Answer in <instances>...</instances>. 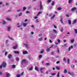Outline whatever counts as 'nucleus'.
Here are the masks:
<instances>
[{"instance_id": "nucleus-24", "label": "nucleus", "mask_w": 77, "mask_h": 77, "mask_svg": "<svg viewBox=\"0 0 77 77\" xmlns=\"http://www.w3.org/2000/svg\"><path fill=\"white\" fill-rule=\"evenodd\" d=\"M55 17V14H54L53 16L52 17H51V20H52V19H53V18H54V17Z\"/></svg>"}, {"instance_id": "nucleus-50", "label": "nucleus", "mask_w": 77, "mask_h": 77, "mask_svg": "<svg viewBox=\"0 0 77 77\" xmlns=\"http://www.w3.org/2000/svg\"><path fill=\"white\" fill-rule=\"evenodd\" d=\"M46 65H50V63H46Z\"/></svg>"}, {"instance_id": "nucleus-15", "label": "nucleus", "mask_w": 77, "mask_h": 77, "mask_svg": "<svg viewBox=\"0 0 77 77\" xmlns=\"http://www.w3.org/2000/svg\"><path fill=\"white\" fill-rule=\"evenodd\" d=\"M50 48H48L46 50V51H47V52H50Z\"/></svg>"}, {"instance_id": "nucleus-2", "label": "nucleus", "mask_w": 77, "mask_h": 77, "mask_svg": "<svg viewBox=\"0 0 77 77\" xmlns=\"http://www.w3.org/2000/svg\"><path fill=\"white\" fill-rule=\"evenodd\" d=\"M68 74H69L70 75H72L73 76V75H74V73H71V72H68Z\"/></svg>"}, {"instance_id": "nucleus-47", "label": "nucleus", "mask_w": 77, "mask_h": 77, "mask_svg": "<svg viewBox=\"0 0 77 77\" xmlns=\"http://www.w3.org/2000/svg\"><path fill=\"white\" fill-rule=\"evenodd\" d=\"M66 58H64L63 59V61H66Z\"/></svg>"}, {"instance_id": "nucleus-21", "label": "nucleus", "mask_w": 77, "mask_h": 77, "mask_svg": "<svg viewBox=\"0 0 77 77\" xmlns=\"http://www.w3.org/2000/svg\"><path fill=\"white\" fill-rule=\"evenodd\" d=\"M3 22V24H6V22H5V21L4 20L2 21Z\"/></svg>"}, {"instance_id": "nucleus-33", "label": "nucleus", "mask_w": 77, "mask_h": 77, "mask_svg": "<svg viewBox=\"0 0 77 77\" xmlns=\"http://www.w3.org/2000/svg\"><path fill=\"white\" fill-rule=\"evenodd\" d=\"M60 73V72H58V73L57 75V77H59V74Z\"/></svg>"}, {"instance_id": "nucleus-53", "label": "nucleus", "mask_w": 77, "mask_h": 77, "mask_svg": "<svg viewBox=\"0 0 77 77\" xmlns=\"http://www.w3.org/2000/svg\"><path fill=\"white\" fill-rule=\"evenodd\" d=\"M59 63H60V62L59 61H57L56 62V63H57V64Z\"/></svg>"}, {"instance_id": "nucleus-42", "label": "nucleus", "mask_w": 77, "mask_h": 77, "mask_svg": "<svg viewBox=\"0 0 77 77\" xmlns=\"http://www.w3.org/2000/svg\"><path fill=\"white\" fill-rule=\"evenodd\" d=\"M61 28H62V29L60 30V32H63V27H61Z\"/></svg>"}, {"instance_id": "nucleus-17", "label": "nucleus", "mask_w": 77, "mask_h": 77, "mask_svg": "<svg viewBox=\"0 0 77 77\" xmlns=\"http://www.w3.org/2000/svg\"><path fill=\"white\" fill-rule=\"evenodd\" d=\"M64 74H66L67 73V70H66V69H65L63 72Z\"/></svg>"}, {"instance_id": "nucleus-54", "label": "nucleus", "mask_w": 77, "mask_h": 77, "mask_svg": "<svg viewBox=\"0 0 77 77\" xmlns=\"http://www.w3.org/2000/svg\"><path fill=\"white\" fill-rule=\"evenodd\" d=\"M53 47V45H52L51 47H50L49 48H51Z\"/></svg>"}, {"instance_id": "nucleus-41", "label": "nucleus", "mask_w": 77, "mask_h": 77, "mask_svg": "<svg viewBox=\"0 0 77 77\" xmlns=\"http://www.w3.org/2000/svg\"><path fill=\"white\" fill-rule=\"evenodd\" d=\"M32 69H33V67H31L29 69V70H32Z\"/></svg>"}, {"instance_id": "nucleus-44", "label": "nucleus", "mask_w": 77, "mask_h": 77, "mask_svg": "<svg viewBox=\"0 0 77 77\" xmlns=\"http://www.w3.org/2000/svg\"><path fill=\"white\" fill-rule=\"evenodd\" d=\"M8 37L10 39H11V40H14V38H12L10 37H9V36H8Z\"/></svg>"}, {"instance_id": "nucleus-61", "label": "nucleus", "mask_w": 77, "mask_h": 77, "mask_svg": "<svg viewBox=\"0 0 77 77\" xmlns=\"http://www.w3.org/2000/svg\"><path fill=\"white\" fill-rule=\"evenodd\" d=\"M2 4H3V2H0V5H2Z\"/></svg>"}, {"instance_id": "nucleus-22", "label": "nucleus", "mask_w": 77, "mask_h": 77, "mask_svg": "<svg viewBox=\"0 0 77 77\" xmlns=\"http://www.w3.org/2000/svg\"><path fill=\"white\" fill-rule=\"evenodd\" d=\"M71 43H73L74 42V39L71 40Z\"/></svg>"}, {"instance_id": "nucleus-38", "label": "nucleus", "mask_w": 77, "mask_h": 77, "mask_svg": "<svg viewBox=\"0 0 77 77\" xmlns=\"http://www.w3.org/2000/svg\"><path fill=\"white\" fill-rule=\"evenodd\" d=\"M56 73H53L51 74V75L53 76V75H55Z\"/></svg>"}, {"instance_id": "nucleus-48", "label": "nucleus", "mask_w": 77, "mask_h": 77, "mask_svg": "<svg viewBox=\"0 0 77 77\" xmlns=\"http://www.w3.org/2000/svg\"><path fill=\"white\" fill-rule=\"evenodd\" d=\"M68 62V63H69V59H68L67 60Z\"/></svg>"}, {"instance_id": "nucleus-9", "label": "nucleus", "mask_w": 77, "mask_h": 77, "mask_svg": "<svg viewBox=\"0 0 77 77\" xmlns=\"http://www.w3.org/2000/svg\"><path fill=\"white\" fill-rule=\"evenodd\" d=\"M23 25L24 27H26L27 25V23H23Z\"/></svg>"}, {"instance_id": "nucleus-8", "label": "nucleus", "mask_w": 77, "mask_h": 77, "mask_svg": "<svg viewBox=\"0 0 77 77\" xmlns=\"http://www.w3.org/2000/svg\"><path fill=\"white\" fill-rule=\"evenodd\" d=\"M24 63H26V60L25 59L23 60L22 61V62H21L22 64Z\"/></svg>"}, {"instance_id": "nucleus-5", "label": "nucleus", "mask_w": 77, "mask_h": 77, "mask_svg": "<svg viewBox=\"0 0 77 77\" xmlns=\"http://www.w3.org/2000/svg\"><path fill=\"white\" fill-rule=\"evenodd\" d=\"M12 55L11 54H9L8 55V57L9 59H11L12 58Z\"/></svg>"}, {"instance_id": "nucleus-32", "label": "nucleus", "mask_w": 77, "mask_h": 77, "mask_svg": "<svg viewBox=\"0 0 77 77\" xmlns=\"http://www.w3.org/2000/svg\"><path fill=\"white\" fill-rule=\"evenodd\" d=\"M11 28V27H9L8 28V31H9L10 30V29Z\"/></svg>"}, {"instance_id": "nucleus-36", "label": "nucleus", "mask_w": 77, "mask_h": 77, "mask_svg": "<svg viewBox=\"0 0 77 77\" xmlns=\"http://www.w3.org/2000/svg\"><path fill=\"white\" fill-rule=\"evenodd\" d=\"M42 57V55H40L39 56V59H41V57Z\"/></svg>"}, {"instance_id": "nucleus-30", "label": "nucleus", "mask_w": 77, "mask_h": 77, "mask_svg": "<svg viewBox=\"0 0 77 77\" xmlns=\"http://www.w3.org/2000/svg\"><path fill=\"white\" fill-rule=\"evenodd\" d=\"M69 3H72V0H69Z\"/></svg>"}, {"instance_id": "nucleus-59", "label": "nucleus", "mask_w": 77, "mask_h": 77, "mask_svg": "<svg viewBox=\"0 0 77 77\" xmlns=\"http://www.w3.org/2000/svg\"><path fill=\"white\" fill-rule=\"evenodd\" d=\"M49 42H50V43H52V41L50 39H49Z\"/></svg>"}, {"instance_id": "nucleus-60", "label": "nucleus", "mask_w": 77, "mask_h": 77, "mask_svg": "<svg viewBox=\"0 0 77 77\" xmlns=\"http://www.w3.org/2000/svg\"><path fill=\"white\" fill-rule=\"evenodd\" d=\"M35 19H37L38 17L37 16L35 17H34Z\"/></svg>"}, {"instance_id": "nucleus-25", "label": "nucleus", "mask_w": 77, "mask_h": 77, "mask_svg": "<svg viewBox=\"0 0 77 77\" xmlns=\"http://www.w3.org/2000/svg\"><path fill=\"white\" fill-rule=\"evenodd\" d=\"M39 41H42V38L41 37V38H40L38 39Z\"/></svg>"}, {"instance_id": "nucleus-11", "label": "nucleus", "mask_w": 77, "mask_h": 77, "mask_svg": "<svg viewBox=\"0 0 77 77\" xmlns=\"http://www.w3.org/2000/svg\"><path fill=\"white\" fill-rule=\"evenodd\" d=\"M23 54H28V52H27V51H25L23 52Z\"/></svg>"}, {"instance_id": "nucleus-46", "label": "nucleus", "mask_w": 77, "mask_h": 77, "mask_svg": "<svg viewBox=\"0 0 77 77\" xmlns=\"http://www.w3.org/2000/svg\"><path fill=\"white\" fill-rule=\"evenodd\" d=\"M57 41H58V43H59V42H60V40L59 39H58Z\"/></svg>"}, {"instance_id": "nucleus-35", "label": "nucleus", "mask_w": 77, "mask_h": 77, "mask_svg": "<svg viewBox=\"0 0 77 77\" xmlns=\"http://www.w3.org/2000/svg\"><path fill=\"white\" fill-rule=\"evenodd\" d=\"M26 9V8L25 7H23V11H25Z\"/></svg>"}, {"instance_id": "nucleus-28", "label": "nucleus", "mask_w": 77, "mask_h": 77, "mask_svg": "<svg viewBox=\"0 0 77 77\" xmlns=\"http://www.w3.org/2000/svg\"><path fill=\"white\" fill-rule=\"evenodd\" d=\"M39 23V20L38 19H36V20L35 21V23Z\"/></svg>"}, {"instance_id": "nucleus-18", "label": "nucleus", "mask_w": 77, "mask_h": 77, "mask_svg": "<svg viewBox=\"0 0 77 77\" xmlns=\"http://www.w3.org/2000/svg\"><path fill=\"white\" fill-rule=\"evenodd\" d=\"M76 9V8L74 7L71 9V11H74Z\"/></svg>"}, {"instance_id": "nucleus-39", "label": "nucleus", "mask_w": 77, "mask_h": 77, "mask_svg": "<svg viewBox=\"0 0 77 77\" xmlns=\"http://www.w3.org/2000/svg\"><path fill=\"white\" fill-rule=\"evenodd\" d=\"M21 15H22V13H20L19 15V17H20V16H21Z\"/></svg>"}, {"instance_id": "nucleus-20", "label": "nucleus", "mask_w": 77, "mask_h": 77, "mask_svg": "<svg viewBox=\"0 0 77 77\" xmlns=\"http://www.w3.org/2000/svg\"><path fill=\"white\" fill-rule=\"evenodd\" d=\"M68 23H69V24L70 25L71 24V20H69Z\"/></svg>"}, {"instance_id": "nucleus-16", "label": "nucleus", "mask_w": 77, "mask_h": 77, "mask_svg": "<svg viewBox=\"0 0 77 77\" xmlns=\"http://www.w3.org/2000/svg\"><path fill=\"white\" fill-rule=\"evenodd\" d=\"M6 19L8 20V21H11V18H7Z\"/></svg>"}, {"instance_id": "nucleus-10", "label": "nucleus", "mask_w": 77, "mask_h": 77, "mask_svg": "<svg viewBox=\"0 0 77 77\" xmlns=\"http://www.w3.org/2000/svg\"><path fill=\"white\" fill-rule=\"evenodd\" d=\"M40 9L41 10V9H42V2H41L40 3Z\"/></svg>"}, {"instance_id": "nucleus-55", "label": "nucleus", "mask_w": 77, "mask_h": 77, "mask_svg": "<svg viewBox=\"0 0 77 77\" xmlns=\"http://www.w3.org/2000/svg\"><path fill=\"white\" fill-rule=\"evenodd\" d=\"M20 11H21V9H19L17 11V12H20Z\"/></svg>"}, {"instance_id": "nucleus-49", "label": "nucleus", "mask_w": 77, "mask_h": 77, "mask_svg": "<svg viewBox=\"0 0 77 77\" xmlns=\"http://www.w3.org/2000/svg\"><path fill=\"white\" fill-rule=\"evenodd\" d=\"M44 68H41L40 69V71H42V69H44Z\"/></svg>"}, {"instance_id": "nucleus-34", "label": "nucleus", "mask_w": 77, "mask_h": 77, "mask_svg": "<svg viewBox=\"0 0 77 77\" xmlns=\"http://www.w3.org/2000/svg\"><path fill=\"white\" fill-rule=\"evenodd\" d=\"M53 32H54L55 33H57V31L55 29L53 30Z\"/></svg>"}, {"instance_id": "nucleus-40", "label": "nucleus", "mask_w": 77, "mask_h": 77, "mask_svg": "<svg viewBox=\"0 0 77 77\" xmlns=\"http://www.w3.org/2000/svg\"><path fill=\"white\" fill-rule=\"evenodd\" d=\"M24 72H22V73L20 74L21 75H23V74H24Z\"/></svg>"}, {"instance_id": "nucleus-19", "label": "nucleus", "mask_w": 77, "mask_h": 77, "mask_svg": "<svg viewBox=\"0 0 77 77\" xmlns=\"http://www.w3.org/2000/svg\"><path fill=\"white\" fill-rule=\"evenodd\" d=\"M35 69L36 71H39V69H38V67H35Z\"/></svg>"}, {"instance_id": "nucleus-12", "label": "nucleus", "mask_w": 77, "mask_h": 77, "mask_svg": "<svg viewBox=\"0 0 77 77\" xmlns=\"http://www.w3.org/2000/svg\"><path fill=\"white\" fill-rule=\"evenodd\" d=\"M73 48V46H71V47H69V51H70L71 50V48L72 49Z\"/></svg>"}, {"instance_id": "nucleus-63", "label": "nucleus", "mask_w": 77, "mask_h": 77, "mask_svg": "<svg viewBox=\"0 0 77 77\" xmlns=\"http://www.w3.org/2000/svg\"><path fill=\"white\" fill-rule=\"evenodd\" d=\"M31 34H32V35H33V33H33V32H31Z\"/></svg>"}, {"instance_id": "nucleus-6", "label": "nucleus", "mask_w": 77, "mask_h": 77, "mask_svg": "<svg viewBox=\"0 0 77 77\" xmlns=\"http://www.w3.org/2000/svg\"><path fill=\"white\" fill-rule=\"evenodd\" d=\"M10 76V75L8 73V72L6 73V77H9Z\"/></svg>"}, {"instance_id": "nucleus-37", "label": "nucleus", "mask_w": 77, "mask_h": 77, "mask_svg": "<svg viewBox=\"0 0 77 77\" xmlns=\"http://www.w3.org/2000/svg\"><path fill=\"white\" fill-rule=\"evenodd\" d=\"M57 52H58V53H59L60 52L59 48H57Z\"/></svg>"}, {"instance_id": "nucleus-7", "label": "nucleus", "mask_w": 77, "mask_h": 77, "mask_svg": "<svg viewBox=\"0 0 77 77\" xmlns=\"http://www.w3.org/2000/svg\"><path fill=\"white\" fill-rule=\"evenodd\" d=\"M77 22V20H74L72 22V24H74Z\"/></svg>"}, {"instance_id": "nucleus-51", "label": "nucleus", "mask_w": 77, "mask_h": 77, "mask_svg": "<svg viewBox=\"0 0 77 77\" xmlns=\"http://www.w3.org/2000/svg\"><path fill=\"white\" fill-rule=\"evenodd\" d=\"M16 66L15 65H13L12 66V67L13 68H15V67Z\"/></svg>"}, {"instance_id": "nucleus-23", "label": "nucleus", "mask_w": 77, "mask_h": 77, "mask_svg": "<svg viewBox=\"0 0 77 77\" xmlns=\"http://www.w3.org/2000/svg\"><path fill=\"white\" fill-rule=\"evenodd\" d=\"M54 1H52V2L51 5H52V6H54Z\"/></svg>"}, {"instance_id": "nucleus-26", "label": "nucleus", "mask_w": 77, "mask_h": 77, "mask_svg": "<svg viewBox=\"0 0 77 77\" xmlns=\"http://www.w3.org/2000/svg\"><path fill=\"white\" fill-rule=\"evenodd\" d=\"M57 10H62V8L60 7H59L57 8Z\"/></svg>"}, {"instance_id": "nucleus-43", "label": "nucleus", "mask_w": 77, "mask_h": 77, "mask_svg": "<svg viewBox=\"0 0 77 77\" xmlns=\"http://www.w3.org/2000/svg\"><path fill=\"white\" fill-rule=\"evenodd\" d=\"M51 2V0H48V3H50Z\"/></svg>"}, {"instance_id": "nucleus-29", "label": "nucleus", "mask_w": 77, "mask_h": 77, "mask_svg": "<svg viewBox=\"0 0 77 77\" xmlns=\"http://www.w3.org/2000/svg\"><path fill=\"white\" fill-rule=\"evenodd\" d=\"M44 51V50H42V51H41V52H40V53H41V54L43 53Z\"/></svg>"}, {"instance_id": "nucleus-14", "label": "nucleus", "mask_w": 77, "mask_h": 77, "mask_svg": "<svg viewBox=\"0 0 77 77\" xmlns=\"http://www.w3.org/2000/svg\"><path fill=\"white\" fill-rule=\"evenodd\" d=\"M56 69H57V70H59L60 69V67L59 66H56Z\"/></svg>"}, {"instance_id": "nucleus-56", "label": "nucleus", "mask_w": 77, "mask_h": 77, "mask_svg": "<svg viewBox=\"0 0 77 77\" xmlns=\"http://www.w3.org/2000/svg\"><path fill=\"white\" fill-rule=\"evenodd\" d=\"M42 35V34H39V36H41Z\"/></svg>"}, {"instance_id": "nucleus-13", "label": "nucleus", "mask_w": 77, "mask_h": 77, "mask_svg": "<svg viewBox=\"0 0 77 77\" xmlns=\"http://www.w3.org/2000/svg\"><path fill=\"white\" fill-rule=\"evenodd\" d=\"M14 53L15 54H19L20 53V52L18 51H14Z\"/></svg>"}, {"instance_id": "nucleus-1", "label": "nucleus", "mask_w": 77, "mask_h": 77, "mask_svg": "<svg viewBox=\"0 0 77 77\" xmlns=\"http://www.w3.org/2000/svg\"><path fill=\"white\" fill-rule=\"evenodd\" d=\"M2 66L4 68H5V67H6V63L5 62H3L2 63V65H1L0 66V69H2Z\"/></svg>"}, {"instance_id": "nucleus-3", "label": "nucleus", "mask_w": 77, "mask_h": 77, "mask_svg": "<svg viewBox=\"0 0 77 77\" xmlns=\"http://www.w3.org/2000/svg\"><path fill=\"white\" fill-rule=\"evenodd\" d=\"M60 21L62 24H63V19L61 17H60Z\"/></svg>"}, {"instance_id": "nucleus-45", "label": "nucleus", "mask_w": 77, "mask_h": 77, "mask_svg": "<svg viewBox=\"0 0 77 77\" xmlns=\"http://www.w3.org/2000/svg\"><path fill=\"white\" fill-rule=\"evenodd\" d=\"M75 33H77V29H75Z\"/></svg>"}, {"instance_id": "nucleus-52", "label": "nucleus", "mask_w": 77, "mask_h": 77, "mask_svg": "<svg viewBox=\"0 0 77 77\" xmlns=\"http://www.w3.org/2000/svg\"><path fill=\"white\" fill-rule=\"evenodd\" d=\"M30 13V11H27L26 12V14H29Z\"/></svg>"}, {"instance_id": "nucleus-58", "label": "nucleus", "mask_w": 77, "mask_h": 77, "mask_svg": "<svg viewBox=\"0 0 77 77\" xmlns=\"http://www.w3.org/2000/svg\"><path fill=\"white\" fill-rule=\"evenodd\" d=\"M8 42V40H7L6 41V44H7Z\"/></svg>"}, {"instance_id": "nucleus-4", "label": "nucleus", "mask_w": 77, "mask_h": 77, "mask_svg": "<svg viewBox=\"0 0 77 77\" xmlns=\"http://www.w3.org/2000/svg\"><path fill=\"white\" fill-rule=\"evenodd\" d=\"M18 47V45H16L15 46L13 47V49H16V48H17Z\"/></svg>"}, {"instance_id": "nucleus-62", "label": "nucleus", "mask_w": 77, "mask_h": 77, "mask_svg": "<svg viewBox=\"0 0 77 77\" xmlns=\"http://www.w3.org/2000/svg\"><path fill=\"white\" fill-rule=\"evenodd\" d=\"M41 13H42V12H41V11H39L38 13V14H41Z\"/></svg>"}, {"instance_id": "nucleus-27", "label": "nucleus", "mask_w": 77, "mask_h": 77, "mask_svg": "<svg viewBox=\"0 0 77 77\" xmlns=\"http://www.w3.org/2000/svg\"><path fill=\"white\" fill-rule=\"evenodd\" d=\"M16 61H17V62L19 61V58L18 57H17L16 58Z\"/></svg>"}, {"instance_id": "nucleus-57", "label": "nucleus", "mask_w": 77, "mask_h": 77, "mask_svg": "<svg viewBox=\"0 0 77 77\" xmlns=\"http://www.w3.org/2000/svg\"><path fill=\"white\" fill-rule=\"evenodd\" d=\"M7 54H8V52H5V55H7Z\"/></svg>"}, {"instance_id": "nucleus-64", "label": "nucleus", "mask_w": 77, "mask_h": 77, "mask_svg": "<svg viewBox=\"0 0 77 77\" xmlns=\"http://www.w3.org/2000/svg\"><path fill=\"white\" fill-rule=\"evenodd\" d=\"M54 28H55V29H56V28H57V27H56V26L55 25H54Z\"/></svg>"}, {"instance_id": "nucleus-31", "label": "nucleus", "mask_w": 77, "mask_h": 77, "mask_svg": "<svg viewBox=\"0 0 77 77\" xmlns=\"http://www.w3.org/2000/svg\"><path fill=\"white\" fill-rule=\"evenodd\" d=\"M16 77H21V75L19 74H18L17 75Z\"/></svg>"}]
</instances>
